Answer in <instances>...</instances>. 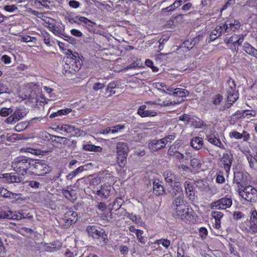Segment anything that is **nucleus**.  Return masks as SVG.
I'll list each match as a JSON object with an SVG mask.
<instances>
[{
	"instance_id": "aec40b11",
	"label": "nucleus",
	"mask_w": 257,
	"mask_h": 257,
	"mask_svg": "<svg viewBox=\"0 0 257 257\" xmlns=\"http://www.w3.org/2000/svg\"><path fill=\"white\" fill-rule=\"evenodd\" d=\"M62 193L67 200H70L72 202H74L77 199L76 191L73 189H71L70 190L62 189Z\"/></svg>"
},
{
	"instance_id": "473e14b6",
	"label": "nucleus",
	"mask_w": 257,
	"mask_h": 257,
	"mask_svg": "<svg viewBox=\"0 0 257 257\" xmlns=\"http://www.w3.org/2000/svg\"><path fill=\"white\" fill-rule=\"evenodd\" d=\"M227 101L230 102H232V104L235 102L238 98V93H227Z\"/></svg>"
},
{
	"instance_id": "f03ea898",
	"label": "nucleus",
	"mask_w": 257,
	"mask_h": 257,
	"mask_svg": "<svg viewBox=\"0 0 257 257\" xmlns=\"http://www.w3.org/2000/svg\"><path fill=\"white\" fill-rule=\"evenodd\" d=\"M33 159L25 156L17 157L12 163L14 170L22 176L30 173L33 165Z\"/></svg>"
},
{
	"instance_id": "ea45409f",
	"label": "nucleus",
	"mask_w": 257,
	"mask_h": 257,
	"mask_svg": "<svg viewBox=\"0 0 257 257\" xmlns=\"http://www.w3.org/2000/svg\"><path fill=\"white\" fill-rule=\"evenodd\" d=\"M49 29L54 35L60 37H62L63 33L58 27H56L52 25L51 26H49Z\"/></svg>"
},
{
	"instance_id": "2f4dec72",
	"label": "nucleus",
	"mask_w": 257,
	"mask_h": 257,
	"mask_svg": "<svg viewBox=\"0 0 257 257\" xmlns=\"http://www.w3.org/2000/svg\"><path fill=\"white\" fill-rule=\"evenodd\" d=\"M227 25L230 26V29L233 32L235 31V30L239 29L240 27V23L236 20H233L232 22H227Z\"/></svg>"
},
{
	"instance_id": "79ce46f5",
	"label": "nucleus",
	"mask_w": 257,
	"mask_h": 257,
	"mask_svg": "<svg viewBox=\"0 0 257 257\" xmlns=\"http://www.w3.org/2000/svg\"><path fill=\"white\" fill-rule=\"evenodd\" d=\"M42 35L45 44L47 46H52V45L50 44V35L47 32H44L42 33Z\"/></svg>"
},
{
	"instance_id": "f257e3e1",
	"label": "nucleus",
	"mask_w": 257,
	"mask_h": 257,
	"mask_svg": "<svg viewBox=\"0 0 257 257\" xmlns=\"http://www.w3.org/2000/svg\"><path fill=\"white\" fill-rule=\"evenodd\" d=\"M69 54L67 53L65 64L63 69V74L67 77L74 75L81 68L82 61L77 53L74 54L69 51Z\"/></svg>"
},
{
	"instance_id": "a18cd8bd",
	"label": "nucleus",
	"mask_w": 257,
	"mask_h": 257,
	"mask_svg": "<svg viewBox=\"0 0 257 257\" xmlns=\"http://www.w3.org/2000/svg\"><path fill=\"white\" fill-rule=\"evenodd\" d=\"M75 127V126L74 125L66 124V126L63 128L65 130V132L70 134V135L72 136Z\"/></svg>"
},
{
	"instance_id": "8fccbe9b",
	"label": "nucleus",
	"mask_w": 257,
	"mask_h": 257,
	"mask_svg": "<svg viewBox=\"0 0 257 257\" xmlns=\"http://www.w3.org/2000/svg\"><path fill=\"white\" fill-rule=\"evenodd\" d=\"M245 113V116L247 115H251L252 116H254L256 115V112L254 110H244L242 111L240 114H242V116H243L244 114ZM237 114H239L238 111H237L235 115H237Z\"/></svg>"
},
{
	"instance_id": "393cba45",
	"label": "nucleus",
	"mask_w": 257,
	"mask_h": 257,
	"mask_svg": "<svg viewBox=\"0 0 257 257\" xmlns=\"http://www.w3.org/2000/svg\"><path fill=\"white\" fill-rule=\"evenodd\" d=\"M175 210V213L176 214V215L183 219L185 218L186 216V215L188 214L189 208H187L186 205H184V207H181Z\"/></svg>"
},
{
	"instance_id": "f3484780",
	"label": "nucleus",
	"mask_w": 257,
	"mask_h": 257,
	"mask_svg": "<svg viewBox=\"0 0 257 257\" xmlns=\"http://www.w3.org/2000/svg\"><path fill=\"white\" fill-rule=\"evenodd\" d=\"M146 106L143 105L140 106L138 109V113L142 117L148 116H155L157 113L155 111L146 110Z\"/></svg>"
},
{
	"instance_id": "9d476101",
	"label": "nucleus",
	"mask_w": 257,
	"mask_h": 257,
	"mask_svg": "<svg viewBox=\"0 0 257 257\" xmlns=\"http://www.w3.org/2000/svg\"><path fill=\"white\" fill-rule=\"evenodd\" d=\"M232 204V200L231 197L225 196L213 202L211 204V207L212 209H225L229 208Z\"/></svg>"
},
{
	"instance_id": "a211bd4d",
	"label": "nucleus",
	"mask_w": 257,
	"mask_h": 257,
	"mask_svg": "<svg viewBox=\"0 0 257 257\" xmlns=\"http://www.w3.org/2000/svg\"><path fill=\"white\" fill-rule=\"evenodd\" d=\"M153 190L154 194L157 196L163 195L165 192L163 186L158 180L153 182Z\"/></svg>"
},
{
	"instance_id": "39448f33",
	"label": "nucleus",
	"mask_w": 257,
	"mask_h": 257,
	"mask_svg": "<svg viewBox=\"0 0 257 257\" xmlns=\"http://www.w3.org/2000/svg\"><path fill=\"white\" fill-rule=\"evenodd\" d=\"M117 163L120 167H123L126 163L128 147L126 143L119 142L116 145Z\"/></svg>"
},
{
	"instance_id": "f704fd0d",
	"label": "nucleus",
	"mask_w": 257,
	"mask_h": 257,
	"mask_svg": "<svg viewBox=\"0 0 257 257\" xmlns=\"http://www.w3.org/2000/svg\"><path fill=\"white\" fill-rule=\"evenodd\" d=\"M84 170V166H80L77 168L75 170L70 172L68 176H67V178L68 179H71L72 177L77 175L78 173L82 172Z\"/></svg>"
},
{
	"instance_id": "37998d69",
	"label": "nucleus",
	"mask_w": 257,
	"mask_h": 257,
	"mask_svg": "<svg viewBox=\"0 0 257 257\" xmlns=\"http://www.w3.org/2000/svg\"><path fill=\"white\" fill-rule=\"evenodd\" d=\"M253 222H257V211L256 210H254L251 212L249 217V223Z\"/></svg>"
},
{
	"instance_id": "6ab92c4d",
	"label": "nucleus",
	"mask_w": 257,
	"mask_h": 257,
	"mask_svg": "<svg viewBox=\"0 0 257 257\" xmlns=\"http://www.w3.org/2000/svg\"><path fill=\"white\" fill-rule=\"evenodd\" d=\"M112 191L110 186H104L100 190L97 191L96 194L102 199H106L110 196V192Z\"/></svg>"
},
{
	"instance_id": "f8f14e48",
	"label": "nucleus",
	"mask_w": 257,
	"mask_h": 257,
	"mask_svg": "<svg viewBox=\"0 0 257 257\" xmlns=\"http://www.w3.org/2000/svg\"><path fill=\"white\" fill-rule=\"evenodd\" d=\"M165 141L166 140L163 138L158 140H152L148 144L149 148L151 151L156 152L165 147L166 145Z\"/></svg>"
},
{
	"instance_id": "2eb2a0df",
	"label": "nucleus",
	"mask_w": 257,
	"mask_h": 257,
	"mask_svg": "<svg viewBox=\"0 0 257 257\" xmlns=\"http://www.w3.org/2000/svg\"><path fill=\"white\" fill-rule=\"evenodd\" d=\"M170 192L173 197L184 196L183 191L179 182L171 186Z\"/></svg>"
},
{
	"instance_id": "6e6d98bb",
	"label": "nucleus",
	"mask_w": 257,
	"mask_h": 257,
	"mask_svg": "<svg viewBox=\"0 0 257 257\" xmlns=\"http://www.w3.org/2000/svg\"><path fill=\"white\" fill-rule=\"evenodd\" d=\"M123 203V200L121 198H117L113 201V206L119 208Z\"/></svg>"
},
{
	"instance_id": "09e8293b",
	"label": "nucleus",
	"mask_w": 257,
	"mask_h": 257,
	"mask_svg": "<svg viewBox=\"0 0 257 257\" xmlns=\"http://www.w3.org/2000/svg\"><path fill=\"white\" fill-rule=\"evenodd\" d=\"M184 186L186 194H188V192H190V190H193V186L192 185V183L189 181H186L184 183Z\"/></svg>"
},
{
	"instance_id": "4c0bfd02",
	"label": "nucleus",
	"mask_w": 257,
	"mask_h": 257,
	"mask_svg": "<svg viewBox=\"0 0 257 257\" xmlns=\"http://www.w3.org/2000/svg\"><path fill=\"white\" fill-rule=\"evenodd\" d=\"M13 111V109L12 108L3 107L0 110V115L3 117H6L11 114Z\"/></svg>"
},
{
	"instance_id": "423d86ee",
	"label": "nucleus",
	"mask_w": 257,
	"mask_h": 257,
	"mask_svg": "<svg viewBox=\"0 0 257 257\" xmlns=\"http://www.w3.org/2000/svg\"><path fill=\"white\" fill-rule=\"evenodd\" d=\"M86 231L89 235L93 238H101L105 244L107 243V235L104 230L100 227L95 225H88L86 227Z\"/></svg>"
},
{
	"instance_id": "7ed1b4c3",
	"label": "nucleus",
	"mask_w": 257,
	"mask_h": 257,
	"mask_svg": "<svg viewBox=\"0 0 257 257\" xmlns=\"http://www.w3.org/2000/svg\"><path fill=\"white\" fill-rule=\"evenodd\" d=\"M249 178V175L246 172L238 171L234 173L233 183L236 184L238 192L250 185Z\"/></svg>"
},
{
	"instance_id": "1a4fd4ad",
	"label": "nucleus",
	"mask_w": 257,
	"mask_h": 257,
	"mask_svg": "<svg viewBox=\"0 0 257 257\" xmlns=\"http://www.w3.org/2000/svg\"><path fill=\"white\" fill-rule=\"evenodd\" d=\"M233 160V156L232 154L224 153L219 161V166L224 169L227 175L229 173Z\"/></svg>"
},
{
	"instance_id": "49530a36",
	"label": "nucleus",
	"mask_w": 257,
	"mask_h": 257,
	"mask_svg": "<svg viewBox=\"0 0 257 257\" xmlns=\"http://www.w3.org/2000/svg\"><path fill=\"white\" fill-rule=\"evenodd\" d=\"M220 25L221 28H222V32L223 31L224 33H226L227 35L229 34L231 31H232V30L230 29V26L227 25V23L224 24L221 23Z\"/></svg>"
},
{
	"instance_id": "5fc2aeb1",
	"label": "nucleus",
	"mask_w": 257,
	"mask_h": 257,
	"mask_svg": "<svg viewBox=\"0 0 257 257\" xmlns=\"http://www.w3.org/2000/svg\"><path fill=\"white\" fill-rule=\"evenodd\" d=\"M77 142L75 140H71L70 139H68L67 140V144L66 146H67L69 148H71L72 149H74L76 146Z\"/></svg>"
},
{
	"instance_id": "6e6552de",
	"label": "nucleus",
	"mask_w": 257,
	"mask_h": 257,
	"mask_svg": "<svg viewBox=\"0 0 257 257\" xmlns=\"http://www.w3.org/2000/svg\"><path fill=\"white\" fill-rule=\"evenodd\" d=\"M240 196L247 201L257 202V190L253 187L249 185L238 192Z\"/></svg>"
},
{
	"instance_id": "b1692460",
	"label": "nucleus",
	"mask_w": 257,
	"mask_h": 257,
	"mask_svg": "<svg viewBox=\"0 0 257 257\" xmlns=\"http://www.w3.org/2000/svg\"><path fill=\"white\" fill-rule=\"evenodd\" d=\"M189 92L185 89L181 88H176L173 93H169V95L175 97H185L189 95Z\"/></svg>"
},
{
	"instance_id": "4be33fe9",
	"label": "nucleus",
	"mask_w": 257,
	"mask_h": 257,
	"mask_svg": "<svg viewBox=\"0 0 257 257\" xmlns=\"http://www.w3.org/2000/svg\"><path fill=\"white\" fill-rule=\"evenodd\" d=\"M51 139H52L53 142L58 144L59 147L62 148L66 146L68 139L58 136H52Z\"/></svg>"
},
{
	"instance_id": "dca6fc26",
	"label": "nucleus",
	"mask_w": 257,
	"mask_h": 257,
	"mask_svg": "<svg viewBox=\"0 0 257 257\" xmlns=\"http://www.w3.org/2000/svg\"><path fill=\"white\" fill-rule=\"evenodd\" d=\"M205 140L208 141L211 144L219 147L221 149H224V147L220 140L213 134L206 135Z\"/></svg>"
},
{
	"instance_id": "9b49d317",
	"label": "nucleus",
	"mask_w": 257,
	"mask_h": 257,
	"mask_svg": "<svg viewBox=\"0 0 257 257\" xmlns=\"http://www.w3.org/2000/svg\"><path fill=\"white\" fill-rule=\"evenodd\" d=\"M27 113L25 109L18 108L13 113H11V115L6 119L5 121L9 124H14L22 119L26 115Z\"/></svg>"
},
{
	"instance_id": "4d7b16f0",
	"label": "nucleus",
	"mask_w": 257,
	"mask_h": 257,
	"mask_svg": "<svg viewBox=\"0 0 257 257\" xmlns=\"http://www.w3.org/2000/svg\"><path fill=\"white\" fill-rule=\"evenodd\" d=\"M104 87V84L103 83H101L99 82L95 83L93 85V89L95 91H97L100 89H102Z\"/></svg>"
},
{
	"instance_id": "58836bf2",
	"label": "nucleus",
	"mask_w": 257,
	"mask_h": 257,
	"mask_svg": "<svg viewBox=\"0 0 257 257\" xmlns=\"http://www.w3.org/2000/svg\"><path fill=\"white\" fill-rule=\"evenodd\" d=\"M238 35L234 34L233 36H232L231 37H230L227 40L226 39L224 40V42L226 44H233L234 46L238 45V43H237L236 42L237 41V38H238Z\"/></svg>"
},
{
	"instance_id": "412c9836",
	"label": "nucleus",
	"mask_w": 257,
	"mask_h": 257,
	"mask_svg": "<svg viewBox=\"0 0 257 257\" xmlns=\"http://www.w3.org/2000/svg\"><path fill=\"white\" fill-rule=\"evenodd\" d=\"M186 201L184 199V196L175 197L173 200L172 207L174 210L177 209L179 207H184Z\"/></svg>"
},
{
	"instance_id": "13d9d810",
	"label": "nucleus",
	"mask_w": 257,
	"mask_h": 257,
	"mask_svg": "<svg viewBox=\"0 0 257 257\" xmlns=\"http://www.w3.org/2000/svg\"><path fill=\"white\" fill-rule=\"evenodd\" d=\"M191 117V116L189 115L188 114H185L184 115H181L179 117V120L184 121H186V124H188L189 122Z\"/></svg>"
},
{
	"instance_id": "5701e85b",
	"label": "nucleus",
	"mask_w": 257,
	"mask_h": 257,
	"mask_svg": "<svg viewBox=\"0 0 257 257\" xmlns=\"http://www.w3.org/2000/svg\"><path fill=\"white\" fill-rule=\"evenodd\" d=\"M190 145L194 149L198 150L202 148L203 141L201 138L195 137L192 139Z\"/></svg>"
},
{
	"instance_id": "cd10ccee",
	"label": "nucleus",
	"mask_w": 257,
	"mask_h": 257,
	"mask_svg": "<svg viewBox=\"0 0 257 257\" xmlns=\"http://www.w3.org/2000/svg\"><path fill=\"white\" fill-rule=\"evenodd\" d=\"M72 109L69 108H67L63 109H60L58 110L56 112H53L51 113L50 115V117L51 118H53L54 117L59 116H62L63 115H66L68 113H69L70 112H71Z\"/></svg>"
},
{
	"instance_id": "bf43d9fd",
	"label": "nucleus",
	"mask_w": 257,
	"mask_h": 257,
	"mask_svg": "<svg viewBox=\"0 0 257 257\" xmlns=\"http://www.w3.org/2000/svg\"><path fill=\"white\" fill-rule=\"evenodd\" d=\"M222 99H223L222 96H221L219 94H218V95H216L215 97L213 99V104L215 105H218L221 102V101H222Z\"/></svg>"
},
{
	"instance_id": "c9c22d12",
	"label": "nucleus",
	"mask_w": 257,
	"mask_h": 257,
	"mask_svg": "<svg viewBox=\"0 0 257 257\" xmlns=\"http://www.w3.org/2000/svg\"><path fill=\"white\" fill-rule=\"evenodd\" d=\"M28 124L27 121H23L18 123L15 127V129L17 132H20L25 130L28 126Z\"/></svg>"
},
{
	"instance_id": "bb28decb",
	"label": "nucleus",
	"mask_w": 257,
	"mask_h": 257,
	"mask_svg": "<svg viewBox=\"0 0 257 257\" xmlns=\"http://www.w3.org/2000/svg\"><path fill=\"white\" fill-rule=\"evenodd\" d=\"M226 87V93L238 92L236 90V85L234 81L231 79L227 81Z\"/></svg>"
},
{
	"instance_id": "052dcab7",
	"label": "nucleus",
	"mask_w": 257,
	"mask_h": 257,
	"mask_svg": "<svg viewBox=\"0 0 257 257\" xmlns=\"http://www.w3.org/2000/svg\"><path fill=\"white\" fill-rule=\"evenodd\" d=\"M207 230L204 227H201L199 229V235L202 238H204L207 235Z\"/></svg>"
},
{
	"instance_id": "a19ab883",
	"label": "nucleus",
	"mask_w": 257,
	"mask_h": 257,
	"mask_svg": "<svg viewBox=\"0 0 257 257\" xmlns=\"http://www.w3.org/2000/svg\"><path fill=\"white\" fill-rule=\"evenodd\" d=\"M190 165L195 169H199L201 167L200 161L197 159H193L190 161Z\"/></svg>"
},
{
	"instance_id": "680f3d73",
	"label": "nucleus",
	"mask_w": 257,
	"mask_h": 257,
	"mask_svg": "<svg viewBox=\"0 0 257 257\" xmlns=\"http://www.w3.org/2000/svg\"><path fill=\"white\" fill-rule=\"evenodd\" d=\"M253 48L248 43L245 42L244 43L243 50L247 53L248 54L249 52L252 50Z\"/></svg>"
},
{
	"instance_id": "69168bd1",
	"label": "nucleus",
	"mask_w": 257,
	"mask_h": 257,
	"mask_svg": "<svg viewBox=\"0 0 257 257\" xmlns=\"http://www.w3.org/2000/svg\"><path fill=\"white\" fill-rule=\"evenodd\" d=\"M69 5L71 8L76 9L79 7L80 3L77 1L72 0L69 1Z\"/></svg>"
},
{
	"instance_id": "774afa93",
	"label": "nucleus",
	"mask_w": 257,
	"mask_h": 257,
	"mask_svg": "<svg viewBox=\"0 0 257 257\" xmlns=\"http://www.w3.org/2000/svg\"><path fill=\"white\" fill-rule=\"evenodd\" d=\"M71 34L76 37H80L82 35V33L78 30L72 29L70 31Z\"/></svg>"
},
{
	"instance_id": "de8ad7c7",
	"label": "nucleus",
	"mask_w": 257,
	"mask_h": 257,
	"mask_svg": "<svg viewBox=\"0 0 257 257\" xmlns=\"http://www.w3.org/2000/svg\"><path fill=\"white\" fill-rule=\"evenodd\" d=\"M180 48H185V51H188L191 49L193 46H191V43H190L189 40H186L181 44Z\"/></svg>"
},
{
	"instance_id": "a878e982",
	"label": "nucleus",
	"mask_w": 257,
	"mask_h": 257,
	"mask_svg": "<svg viewBox=\"0 0 257 257\" xmlns=\"http://www.w3.org/2000/svg\"><path fill=\"white\" fill-rule=\"evenodd\" d=\"M222 32V28H221V25L217 26L216 28L213 30L210 35V39L211 41H213L219 37Z\"/></svg>"
},
{
	"instance_id": "0e129e2a",
	"label": "nucleus",
	"mask_w": 257,
	"mask_h": 257,
	"mask_svg": "<svg viewBox=\"0 0 257 257\" xmlns=\"http://www.w3.org/2000/svg\"><path fill=\"white\" fill-rule=\"evenodd\" d=\"M17 7H16L15 5H8L4 7V9L8 12H13L15 10H17Z\"/></svg>"
},
{
	"instance_id": "72a5a7b5",
	"label": "nucleus",
	"mask_w": 257,
	"mask_h": 257,
	"mask_svg": "<svg viewBox=\"0 0 257 257\" xmlns=\"http://www.w3.org/2000/svg\"><path fill=\"white\" fill-rule=\"evenodd\" d=\"M116 87V84L114 82H111L109 83L107 86V88L106 89V94H109L108 96H111L112 94L115 93V91H113V89L115 88Z\"/></svg>"
},
{
	"instance_id": "20e7f679",
	"label": "nucleus",
	"mask_w": 257,
	"mask_h": 257,
	"mask_svg": "<svg viewBox=\"0 0 257 257\" xmlns=\"http://www.w3.org/2000/svg\"><path fill=\"white\" fill-rule=\"evenodd\" d=\"M31 171L30 174L37 176H44L49 173L50 171L49 166L44 160H34L32 163Z\"/></svg>"
},
{
	"instance_id": "c85d7f7f",
	"label": "nucleus",
	"mask_w": 257,
	"mask_h": 257,
	"mask_svg": "<svg viewBox=\"0 0 257 257\" xmlns=\"http://www.w3.org/2000/svg\"><path fill=\"white\" fill-rule=\"evenodd\" d=\"M83 150L87 151L99 152L102 151V148L92 144H87L82 146Z\"/></svg>"
},
{
	"instance_id": "4468645a",
	"label": "nucleus",
	"mask_w": 257,
	"mask_h": 257,
	"mask_svg": "<svg viewBox=\"0 0 257 257\" xmlns=\"http://www.w3.org/2000/svg\"><path fill=\"white\" fill-rule=\"evenodd\" d=\"M164 176L166 183L170 186L179 182L177 175L171 171H165L164 173Z\"/></svg>"
},
{
	"instance_id": "338daca9",
	"label": "nucleus",
	"mask_w": 257,
	"mask_h": 257,
	"mask_svg": "<svg viewBox=\"0 0 257 257\" xmlns=\"http://www.w3.org/2000/svg\"><path fill=\"white\" fill-rule=\"evenodd\" d=\"M85 21L84 22H82V25H83L85 26L86 27H92L93 26V24H95V23L92 22L90 20H88L85 17Z\"/></svg>"
},
{
	"instance_id": "c756f323",
	"label": "nucleus",
	"mask_w": 257,
	"mask_h": 257,
	"mask_svg": "<svg viewBox=\"0 0 257 257\" xmlns=\"http://www.w3.org/2000/svg\"><path fill=\"white\" fill-rule=\"evenodd\" d=\"M188 124H189L195 128H201L202 126L204 125L203 121L199 119L197 120L192 117H191Z\"/></svg>"
},
{
	"instance_id": "603ef678",
	"label": "nucleus",
	"mask_w": 257,
	"mask_h": 257,
	"mask_svg": "<svg viewBox=\"0 0 257 257\" xmlns=\"http://www.w3.org/2000/svg\"><path fill=\"white\" fill-rule=\"evenodd\" d=\"M61 38H64L65 40L67 41L71 44H74L75 43V39L74 38L72 37L71 36H68L65 34L63 33Z\"/></svg>"
},
{
	"instance_id": "e2e57ef3",
	"label": "nucleus",
	"mask_w": 257,
	"mask_h": 257,
	"mask_svg": "<svg viewBox=\"0 0 257 257\" xmlns=\"http://www.w3.org/2000/svg\"><path fill=\"white\" fill-rule=\"evenodd\" d=\"M171 241L170 240L167 238H162V242L161 244L165 247V248L167 249L169 248L170 245Z\"/></svg>"
},
{
	"instance_id": "e433bc0d",
	"label": "nucleus",
	"mask_w": 257,
	"mask_h": 257,
	"mask_svg": "<svg viewBox=\"0 0 257 257\" xmlns=\"http://www.w3.org/2000/svg\"><path fill=\"white\" fill-rule=\"evenodd\" d=\"M248 232L251 234H257V222L249 223Z\"/></svg>"
},
{
	"instance_id": "3c124183",
	"label": "nucleus",
	"mask_w": 257,
	"mask_h": 257,
	"mask_svg": "<svg viewBox=\"0 0 257 257\" xmlns=\"http://www.w3.org/2000/svg\"><path fill=\"white\" fill-rule=\"evenodd\" d=\"M212 216L215 220H219L223 217V214L219 211H214L212 212Z\"/></svg>"
},
{
	"instance_id": "864d4df0",
	"label": "nucleus",
	"mask_w": 257,
	"mask_h": 257,
	"mask_svg": "<svg viewBox=\"0 0 257 257\" xmlns=\"http://www.w3.org/2000/svg\"><path fill=\"white\" fill-rule=\"evenodd\" d=\"M229 136L231 138H234L236 139H241L243 137V134H241L236 131H233L230 133Z\"/></svg>"
},
{
	"instance_id": "7c9ffc66",
	"label": "nucleus",
	"mask_w": 257,
	"mask_h": 257,
	"mask_svg": "<svg viewBox=\"0 0 257 257\" xmlns=\"http://www.w3.org/2000/svg\"><path fill=\"white\" fill-rule=\"evenodd\" d=\"M144 231L142 230H136V234L137 237V239L138 241L145 244L147 241V238L145 236H143Z\"/></svg>"
},
{
	"instance_id": "ddd939ff",
	"label": "nucleus",
	"mask_w": 257,
	"mask_h": 257,
	"mask_svg": "<svg viewBox=\"0 0 257 257\" xmlns=\"http://www.w3.org/2000/svg\"><path fill=\"white\" fill-rule=\"evenodd\" d=\"M19 173H6L3 174V178L6 179L8 183H24V178L21 176Z\"/></svg>"
},
{
	"instance_id": "0eeeda50",
	"label": "nucleus",
	"mask_w": 257,
	"mask_h": 257,
	"mask_svg": "<svg viewBox=\"0 0 257 257\" xmlns=\"http://www.w3.org/2000/svg\"><path fill=\"white\" fill-rule=\"evenodd\" d=\"M77 212L72 209H68L64 213L63 217L60 219V223L64 227H68L72 224L77 222Z\"/></svg>"
},
{
	"instance_id": "c03bdc74",
	"label": "nucleus",
	"mask_w": 257,
	"mask_h": 257,
	"mask_svg": "<svg viewBox=\"0 0 257 257\" xmlns=\"http://www.w3.org/2000/svg\"><path fill=\"white\" fill-rule=\"evenodd\" d=\"M11 192L3 187L0 188V195L2 197L9 198V196L11 194Z\"/></svg>"
}]
</instances>
